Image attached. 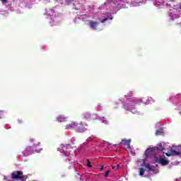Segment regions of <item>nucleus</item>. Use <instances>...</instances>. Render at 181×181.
<instances>
[{"mask_svg":"<svg viewBox=\"0 0 181 181\" xmlns=\"http://www.w3.org/2000/svg\"><path fill=\"white\" fill-rule=\"evenodd\" d=\"M82 145H86V143H83Z\"/></svg>","mask_w":181,"mask_h":181,"instance_id":"obj_36","label":"nucleus"},{"mask_svg":"<svg viewBox=\"0 0 181 181\" xmlns=\"http://www.w3.org/2000/svg\"><path fill=\"white\" fill-rule=\"evenodd\" d=\"M23 177V173L22 171H14L11 173V177L4 176V180L11 181L12 179H16V180H21Z\"/></svg>","mask_w":181,"mask_h":181,"instance_id":"obj_4","label":"nucleus"},{"mask_svg":"<svg viewBox=\"0 0 181 181\" xmlns=\"http://www.w3.org/2000/svg\"><path fill=\"white\" fill-rule=\"evenodd\" d=\"M86 165L88 167V168H93V165H91V162H90V160H88L87 163H86Z\"/></svg>","mask_w":181,"mask_h":181,"instance_id":"obj_21","label":"nucleus"},{"mask_svg":"<svg viewBox=\"0 0 181 181\" xmlns=\"http://www.w3.org/2000/svg\"><path fill=\"white\" fill-rule=\"evenodd\" d=\"M69 3H70V2H71V0H69Z\"/></svg>","mask_w":181,"mask_h":181,"instance_id":"obj_37","label":"nucleus"},{"mask_svg":"<svg viewBox=\"0 0 181 181\" xmlns=\"http://www.w3.org/2000/svg\"><path fill=\"white\" fill-rule=\"evenodd\" d=\"M180 108H181V105H180Z\"/></svg>","mask_w":181,"mask_h":181,"instance_id":"obj_39","label":"nucleus"},{"mask_svg":"<svg viewBox=\"0 0 181 181\" xmlns=\"http://www.w3.org/2000/svg\"><path fill=\"white\" fill-rule=\"evenodd\" d=\"M30 141H31V142H33V139H31Z\"/></svg>","mask_w":181,"mask_h":181,"instance_id":"obj_33","label":"nucleus"},{"mask_svg":"<svg viewBox=\"0 0 181 181\" xmlns=\"http://www.w3.org/2000/svg\"><path fill=\"white\" fill-rule=\"evenodd\" d=\"M46 15L48 16H55L54 15V10L53 9H49L48 11H47Z\"/></svg>","mask_w":181,"mask_h":181,"instance_id":"obj_16","label":"nucleus"},{"mask_svg":"<svg viewBox=\"0 0 181 181\" xmlns=\"http://www.w3.org/2000/svg\"><path fill=\"white\" fill-rule=\"evenodd\" d=\"M110 173H111V170H108L107 171H106V173H105V177H108V175H110Z\"/></svg>","mask_w":181,"mask_h":181,"instance_id":"obj_20","label":"nucleus"},{"mask_svg":"<svg viewBox=\"0 0 181 181\" xmlns=\"http://www.w3.org/2000/svg\"><path fill=\"white\" fill-rule=\"evenodd\" d=\"M89 25L92 29H94V30H95L97 29V26L98 25V23L90 22Z\"/></svg>","mask_w":181,"mask_h":181,"instance_id":"obj_14","label":"nucleus"},{"mask_svg":"<svg viewBox=\"0 0 181 181\" xmlns=\"http://www.w3.org/2000/svg\"><path fill=\"white\" fill-rule=\"evenodd\" d=\"M103 169H104V165H103V166L100 168V170H103Z\"/></svg>","mask_w":181,"mask_h":181,"instance_id":"obj_29","label":"nucleus"},{"mask_svg":"<svg viewBox=\"0 0 181 181\" xmlns=\"http://www.w3.org/2000/svg\"><path fill=\"white\" fill-rule=\"evenodd\" d=\"M121 144H123V145H127L128 148H131V139H123L122 140Z\"/></svg>","mask_w":181,"mask_h":181,"instance_id":"obj_13","label":"nucleus"},{"mask_svg":"<svg viewBox=\"0 0 181 181\" xmlns=\"http://www.w3.org/2000/svg\"><path fill=\"white\" fill-rule=\"evenodd\" d=\"M86 127H87V124L81 123L79 124H77L76 126L77 132H85V131H87V128H86Z\"/></svg>","mask_w":181,"mask_h":181,"instance_id":"obj_8","label":"nucleus"},{"mask_svg":"<svg viewBox=\"0 0 181 181\" xmlns=\"http://www.w3.org/2000/svg\"><path fill=\"white\" fill-rule=\"evenodd\" d=\"M164 150L165 148H163L162 144H159L158 147L147 148L144 153L146 158L141 160L142 163L141 164V166L146 168L148 172H153V170H155V167L151 165L149 163L146 164V160H148V158L153 156V155L156 153V151Z\"/></svg>","mask_w":181,"mask_h":181,"instance_id":"obj_1","label":"nucleus"},{"mask_svg":"<svg viewBox=\"0 0 181 181\" xmlns=\"http://www.w3.org/2000/svg\"><path fill=\"white\" fill-rule=\"evenodd\" d=\"M148 159H151L150 163H160V165H163V166L168 165V160L163 158H158L155 156V155L151 157H148Z\"/></svg>","mask_w":181,"mask_h":181,"instance_id":"obj_5","label":"nucleus"},{"mask_svg":"<svg viewBox=\"0 0 181 181\" xmlns=\"http://www.w3.org/2000/svg\"><path fill=\"white\" fill-rule=\"evenodd\" d=\"M127 103L123 102V107L126 111H130L132 114H136V108H135L136 104L142 103V99H138L136 98H127L126 96Z\"/></svg>","mask_w":181,"mask_h":181,"instance_id":"obj_2","label":"nucleus"},{"mask_svg":"<svg viewBox=\"0 0 181 181\" xmlns=\"http://www.w3.org/2000/svg\"><path fill=\"white\" fill-rule=\"evenodd\" d=\"M161 134H163L162 130H157L156 132V135H160Z\"/></svg>","mask_w":181,"mask_h":181,"instance_id":"obj_23","label":"nucleus"},{"mask_svg":"<svg viewBox=\"0 0 181 181\" xmlns=\"http://www.w3.org/2000/svg\"><path fill=\"white\" fill-rule=\"evenodd\" d=\"M71 141H76V139L74 138V137H73L72 139H71Z\"/></svg>","mask_w":181,"mask_h":181,"instance_id":"obj_28","label":"nucleus"},{"mask_svg":"<svg viewBox=\"0 0 181 181\" xmlns=\"http://www.w3.org/2000/svg\"><path fill=\"white\" fill-rule=\"evenodd\" d=\"M119 168V164H117V165L112 166V169L117 170Z\"/></svg>","mask_w":181,"mask_h":181,"instance_id":"obj_22","label":"nucleus"},{"mask_svg":"<svg viewBox=\"0 0 181 181\" xmlns=\"http://www.w3.org/2000/svg\"><path fill=\"white\" fill-rule=\"evenodd\" d=\"M2 5H5L6 4H8V0H1Z\"/></svg>","mask_w":181,"mask_h":181,"instance_id":"obj_24","label":"nucleus"},{"mask_svg":"<svg viewBox=\"0 0 181 181\" xmlns=\"http://www.w3.org/2000/svg\"><path fill=\"white\" fill-rule=\"evenodd\" d=\"M177 181H181V177L177 179Z\"/></svg>","mask_w":181,"mask_h":181,"instance_id":"obj_30","label":"nucleus"},{"mask_svg":"<svg viewBox=\"0 0 181 181\" xmlns=\"http://www.w3.org/2000/svg\"><path fill=\"white\" fill-rule=\"evenodd\" d=\"M23 153L24 156H29V155H32V153H33V148H32V146L27 147Z\"/></svg>","mask_w":181,"mask_h":181,"instance_id":"obj_10","label":"nucleus"},{"mask_svg":"<svg viewBox=\"0 0 181 181\" xmlns=\"http://www.w3.org/2000/svg\"><path fill=\"white\" fill-rule=\"evenodd\" d=\"M71 163H74V161H71Z\"/></svg>","mask_w":181,"mask_h":181,"instance_id":"obj_32","label":"nucleus"},{"mask_svg":"<svg viewBox=\"0 0 181 181\" xmlns=\"http://www.w3.org/2000/svg\"><path fill=\"white\" fill-rule=\"evenodd\" d=\"M105 5H113V8H121L118 1H116V3L114 1L105 2Z\"/></svg>","mask_w":181,"mask_h":181,"instance_id":"obj_11","label":"nucleus"},{"mask_svg":"<svg viewBox=\"0 0 181 181\" xmlns=\"http://www.w3.org/2000/svg\"><path fill=\"white\" fill-rule=\"evenodd\" d=\"M165 155L167 156H170L173 155V156H179L181 155V146H175L170 148V153H166Z\"/></svg>","mask_w":181,"mask_h":181,"instance_id":"obj_6","label":"nucleus"},{"mask_svg":"<svg viewBox=\"0 0 181 181\" xmlns=\"http://www.w3.org/2000/svg\"><path fill=\"white\" fill-rule=\"evenodd\" d=\"M145 173V170L143 168H139V175L140 176H144Z\"/></svg>","mask_w":181,"mask_h":181,"instance_id":"obj_17","label":"nucleus"},{"mask_svg":"<svg viewBox=\"0 0 181 181\" xmlns=\"http://www.w3.org/2000/svg\"><path fill=\"white\" fill-rule=\"evenodd\" d=\"M37 145H39V144H34V146H37Z\"/></svg>","mask_w":181,"mask_h":181,"instance_id":"obj_31","label":"nucleus"},{"mask_svg":"<svg viewBox=\"0 0 181 181\" xmlns=\"http://www.w3.org/2000/svg\"><path fill=\"white\" fill-rule=\"evenodd\" d=\"M91 139H93L92 137H89L88 139H87V142H89V141H91Z\"/></svg>","mask_w":181,"mask_h":181,"instance_id":"obj_26","label":"nucleus"},{"mask_svg":"<svg viewBox=\"0 0 181 181\" xmlns=\"http://www.w3.org/2000/svg\"><path fill=\"white\" fill-rule=\"evenodd\" d=\"M132 95V92H130V93H129L128 97H131Z\"/></svg>","mask_w":181,"mask_h":181,"instance_id":"obj_27","label":"nucleus"},{"mask_svg":"<svg viewBox=\"0 0 181 181\" xmlns=\"http://www.w3.org/2000/svg\"><path fill=\"white\" fill-rule=\"evenodd\" d=\"M75 9L78 10V8H76V7H75Z\"/></svg>","mask_w":181,"mask_h":181,"instance_id":"obj_34","label":"nucleus"},{"mask_svg":"<svg viewBox=\"0 0 181 181\" xmlns=\"http://www.w3.org/2000/svg\"><path fill=\"white\" fill-rule=\"evenodd\" d=\"M169 168L170 169V166L169 167Z\"/></svg>","mask_w":181,"mask_h":181,"instance_id":"obj_41","label":"nucleus"},{"mask_svg":"<svg viewBox=\"0 0 181 181\" xmlns=\"http://www.w3.org/2000/svg\"><path fill=\"white\" fill-rule=\"evenodd\" d=\"M105 144H108V142L105 141Z\"/></svg>","mask_w":181,"mask_h":181,"instance_id":"obj_35","label":"nucleus"},{"mask_svg":"<svg viewBox=\"0 0 181 181\" xmlns=\"http://www.w3.org/2000/svg\"><path fill=\"white\" fill-rule=\"evenodd\" d=\"M73 149L71 148V144H66L63 145L62 144L60 146V148H58V151L61 152V153H64V156H66V160H73V158H74V156H73V151H71Z\"/></svg>","mask_w":181,"mask_h":181,"instance_id":"obj_3","label":"nucleus"},{"mask_svg":"<svg viewBox=\"0 0 181 181\" xmlns=\"http://www.w3.org/2000/svg\"><path fill=\"white\" fill-rule=\"evenodd\" d=\"M158 125H160V122L158 123Z\"/></svg>","mask_w":181,"mask_h":181,"instance_id":"obj_38","label":"nucleus"},{"mask_svg":"<svg viewBox=\"0 0 181 181\" xmlns=\"http://www.w3.org/2000/svg\"><path fill=\"white\" fill-rule=\"evenodd\" d=\"M22 181H25V180H22Z\"/></svg>","mask_w":181,"mask_h":181,"instance_id":"obj_40","label":"nucleus"},{"mask_svg":"<svg viewBox=\"0 0 181 181\" xmlns=\"http://www.w3.org/2000/svg\"><path fill=\"white\" fill-rule=\"evenodd\" d=\"M67 119V117H64V116H59L57 117V121L59 122H64Z\"/></svg>","mask_w":181,"mask_h":181,"instance_id":"obj_15","label":"nucleus"},{"mask_svg":"<svg viewBox=\"0 0 181 181\" xmlns=\"http://www.w3.org/2000/svg\"><path fill=\"white\" fill-rule=\"evenodd\" d=\"M73 128H76V129H77V123L72 122L71 124L66 125V129H73Z\"/></svg>","mask_w":181,"mask_h":181,"instance_id":"obj_12","label":"nucleus"},{"mask_svg":"<svg viewBox=\"0 0 181 181\" xmlns=\"http://www.w3.org/2000/svg\"><path fill=\"white\" fill-rule=\"evenodd\" d=\"M100 119L103 124H108V121L105 119V117H100Z\"/></svg>","mask_w":181,"mask_h":181,"instance_id":"obj_19","label":"nucleus"},{"mask_svg":"<svg viewBox=\"0 0 181 181\" xmlns=\"http://www.w3.org/2000/svg\"><path fill=\"white\" fill-rule=\"evenodd\" d=\"M99 19L102 23H104L105 21H108V19H110V21H112V15H111V13L102 14L101 17L99 18Z\"/></svg>","mask_w":181,"mask_h":181,"instance_id":"obj_7","label":"nucleus"},{"mask_svg":"<svg viewBox=\"0 0 181 181\" xmlns=\"http://www.w3.org/2000/svg\"><path fill=\"white\" fill-rule=\"evenodd\" d=\"M169 16L171 18L172 21H175L177 18V14H176V9L173 8L169 11Z\"/></svg>","mask_w":181,"mask_h":181,"instance_id":"obj_9","label":"nucleus"},{"mask_svg":"<svg viewBox=\"0 0 181 181\" xmlns=\"http://www.w3.org/2000/svg\"><path fill=\"white\" fill-rule=\"evenodd\" d=\"M84 118H86V119H88V118H91V114L88 113V112H86L83 115Z\"/></svg>","mask_w":181,"mask_h":181,"instance_id":"obj_18","label":"nucleus"},{"mask_svg":"<svg viewBox=\"0 0 181 181\" xmlns=\"http://www.w3.org/2000/svg\"><path fill=\"white\" fill-rule=\"evenodd\" d=\"M117 1H118V2H124V4L128 3V1H127V0H117Z\"/></svg>","mask_w":181,"mask_h":181,"instance_id":"obj_25","label":"nucleus"}]
</instances>
